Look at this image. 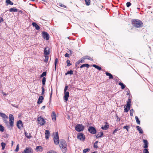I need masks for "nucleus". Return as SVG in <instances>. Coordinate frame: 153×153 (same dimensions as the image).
Segmentation results:
<instances>
[{
  "instance_id": "obj_29",
  "label": "nucleus",
  "mask_w": 153,
  "mask_h": 153,
  "mask_svg": "<svg viewBox=\"0 0 153 153\" xmlns=\"http://www.w3.org/2000/svg\"><path fill=\"white\" fill-rule=\"evenodd\" d=\"M25 136L28 139H30L32 137L31 136L30 134L27 133L25 132Z\"/></svg>"
},
{
  "instance_id": "obj_21",
  "label": "nucleus",
  "mask_w": 153,
  "mask_h": 153,
  "mask_svg": "<svg viewBox=\"0 0 153 153\" xmlns=\"http://www.w3.org/2000/svg\"><path fill=\"white\" fill-rule=\"evenodd\" d=\"M32 25L34 27H35V28L36 30H39L40 29L39 26L35 22H33L32 23Z\"/></svg>"
},
{
  "instance_id": "obj_54",
  "label": "nucleus",
  "mask_w": 153,
  "mask_h": 153,
  "mask_svg": "<svg viewBox=\"0 0 153 153\" xmlns=\"http://www.w3.org/2000/svg\"><path fill=\"white\" fill-rule=\"evenodd\" d=\"M97 144H96V143H94V148H97L98 147L97 146Z\"/></svg>"
},
{
  "instance_id": "obj_60",
  "label": "nucleus",
  "mask_w": 153,
  "mask_h": 153,
  "mask_svg": "<svg viewBox=\"0 0 153 153\" xmlns=\"http://www.w3.org/2000/svg\"><path fill=\"white\" fill-rule=\"evenodd\" d=\"M65 57H69V54L67 53L65 54Z\"/></svg>"
},
{
  "instance_id": "obj_41",
  "label": "nucleus",
  "mask_w": 153,
  "mask_h": 153,
  "mask_svg": "<svg viewBox=\"0 0 153 153\" xmlns=\"http://www.w3.org/2000/svg\"><path fill=\"white\" fill-rule=\"evenodd\" d=\"M58 5L60 7H62L64 8H67V6L63 4H62V3H59V4H58Z\"/></svg>"
},
{
  "instance_id": "obj_28",
  "label": "nucleus",
  "mask_w": 153,
  "mask_h": 153,
  "mask_svg": "<svg viewBox=\"0 0 153 153\" xmlns=\"http://www.w3.org/2000/svg\"><path fill=\"white\" fill-rule=\"evenodd\" d=\"M131 106H126V108L124 109V111L125 112H127L130 110Z\"/></svg>"
},
{
  "instance_id": "obj_58",
  "label": "nucleus",
  "mask_w": 153,
  "mask_h": 153,
  "mask_svg": "<svg viewBox=\"0 0 153 153\" xmlns=\"http://www.w3.org/2000/svg\"><path fill=\"white\" fill-rule=\"evenodd\" d=\"M82 62H81V59H80V60H79L78 62H76V64L78 65L80 63V62L82 63Z\"/></svg>"
},
{
  "instance_id": "obj_11",
  "label": "nucleus",
  "mask_w": 153,
  "mask_h": 153,
  "mask_svg": "<svg viewBox=\"0 0 153 153\" xmlns=\"http://www.w3.org/2000/svg\"><path fill=\"white\" fill-rule=\"evenodd\" d=\"M22 153H33V150L30 148L26 147Z\"/></svg>"
},
{
  "instance_id": "obj_3",
  "label": "nucleus",
  "mask_w": 153,
  "mask_h": 153,
  "mask_svg": "<svg viewBox=\"0 0 153 153\" xmlns=\"http://www.w3.org/2000/svg\"><path fill=\"white\" fill-rule=\"evenodd\" d=\"M75 129L77 131H81L84 130V127L82 124H78L75 126Z\"/></svg>"
},
{
  "instance_id": "obj_18",
  "label": "nucleus",
  "mask_w": 153,
  "mask_h": 153,
  "mask_svg": "<svg viewBox=\"0 0 153 153\" xmlns=\"http://www.w3.org/2000/svg\"><path fill=\"white\" fill-rule=\"evenodd\" d=\"M52 119L53 121H55L56 120V114L54 111H53L51 114Z\"/></svg>"
},
{
  "instance_id": "obj_34",
  "label": "nucleus",
  "mask_w": 153,
  "mask_h": 153,
  "mask_svg": "<svg viewBox=\"0 0 153 153\" xmlns=\"http://www.w3.org/2000/svg\"><path fill=\"white\" fill-rule=\"evenodd\" d=\"M85 4L86 5L89 6L90 4V0H85Z\"/></svg>"
},
{
  "instance_id": "obj_9",
  "label": "nucleus",
  "mask_w": 153,
  "mask_h": 153,
  "mask_svg": "<svg viewBox=\"0 0 153 153\" xmlns=\"http://www.w3.org/2000/svg\"><path fill=\"white\" fill-rule=\"evenodd\" d=\"M42 36L43 38L44 39H45L46 40H48L49 39V34L47 32H43L42 33Z\"/></svg>"
},
{
  "instance_id": "obj_62",
  "label": "nucleus",
  "mask_w": 153,
  "mask_h": 153,
  "mask_svg": "<svg viewBox=\"0 0 153 153\" xmlns=\"http://www.w3.org/2000/svg\"><path fill=\"white\" fill-rule=\"evenodd\" d=\"M45 108V106H43L42 107V108H41V109L42 110L44 109Z\"/></svg>"
},
{
  "instance_id": "obj_50",
  "label": "nucleus",
  "mask_w": 153,
  "mask_h": 153,
  "mask_svg": "<svg viewBox=\"0 0 153 153\" xmlns=\"http://www.w3.org/2000/svg\"><path fill=\"white\" fill-rule=\"evenodd\" d=\"M47 153H57L56 152H55L53 150H50L48 151Z\"/></svg>"
},
{
  "instance_id": "obj_24",
  "label": "nucleus",
  "mask_w": 153,
  "mask_h": 153,
  "mask_svg": "<svg viewBox=\"0 0 153 153\" xmlns=\"http://www.w3.org/2000/svg\"><path fill=\"white\" fill-rule=\"evenodd\" d=\"M136 128H137V129L139 131V133L141 134L143 133V131L140 127L138 126H136Z\"/></svg>"
},
{
  "instance_id": "obj_6",
  "label": "nucleus",
  "mask_w": 153,
  "mask_h": 153,
  "mask_svg": "<svg viewBox=\"0 0 153 153\" xmlns=\"http://www.w3.org/2000/svg\"><path fill=\"white\" fill-rule=\"evenodd\" d=\"M39 123L41 126L44 125L45 123V121L41 117H39L37 119Z\"/></svg>"
},
{
  "instance_id": "obj_2",
  "label": "nucleus",
  "mask_w": 153,
  "mask_h": 153,
  "mask_svg": "<svg viewBox=\"0 0 153 153\" xmlns=\"http://www.w3.org/2000/svg\"><path fill=\"white\" fill-rule=\"evenodd\" d=\"M59 146L62 152L65 153L67 151V144L65 141L63 139L60 140L59 142Z\"/></svg>"
},
{
  "instance_id": "obj_44",
  "label": "nucleus",
  "mask_w": 153,
  "mask_h": 153,
  "mask_svg": "<svg viewBox=\"0 0 153 153\" xmlns=\"http://www.w3.org/2000/svg\"><path fill=\"white\" fill-rule=\"evenodd\" d=\"M4 130V127L1 125H0V131L3 132Z\"/></svg>"
},
{
  "instance_id": "obj_33",
  "label": "nucleus",
  "mask_w": 153,
  "mask_h": 153,
  "mask_svg": "<svg viewBox=\"0 0 153 153\" xmlns=\"http://www.w3.org/2000/svg\"><path fill=\"white\" fill-rule=\"evenodd\" d=\"M73 71L72 70H70V71H68L67 72V73H65V75H66L68 74H70V75H72L73 74Z\"/></svg>"
},
{
  "instance_id": "obj_40",
  "label": "nucleus",
  "mask_w": 153,
  "mask_h": 153,
  "mask_svg": "<svg viewBox=\"0 0 153 153\" xmlns=\"http://www.w3.org/2000/svg\"><path fill=\"white\" fill-rule=\"evenodd\" d=\"M1 146L2 147V150L4 149L5 146H6V144L4 143V142H2L1 143Z\"/></svg>"
},
{
  "instance_id": "obj_23",
  "label": "nucleus",
  "mask_w": 153,
  "mask_h": 153,
  "mask_svg": "<svg viewBox=\"0 0 153 153\" xmlns=\"http://www.w3.org/2000/svg\"><path fill=\"white\" fill-rule=\"evenodd\" d=\"M9 11L10 12H16L18 11V9L15 7L11 8L9 9Z\"/></svg>"
},
{
  "instance_id": "obj_25",
  "label": "nucleus",
  "mask_w": 153,
  "mask_h": 153,
  "mask_svg": "<svg viewBox=\"0 0 153 153\" xmlns=\"http://www.w3.org/2000/svg\"><path fill=\"white\" fill-rule=\"evenodd\" d=\"M105 74L107 76H109V79H113V75L111 73L106 72H105Z\"/></svg>"
},
{
  "instance_id": "obj_63",
  "label": "nucleus",
  "mask_w": 153,
  "mask_h": 153,
  "mask_svg": "<svg viewBox=\"0 0 153 153\" xmlns=\"http://www.w3.org/2000/svg\"><path fill=\"white\" fill-rule=\"evenodd\" d=\"M13 141H11V145H12V146L13 145Z\"/></svg>"
},
{
  "instance_id": "obj_7",
  "label": "nucleus",
  "mask_w": 153,
  "mask_h": 153,
  "mask_svg": "<svg viewBox=\"0 0 153 153\" xmlns=\"http://www.w3.org/2000/svg\"><path fill=\"white\" fill-rule=\"evenodd\" d=\"M9 119L10 125L11 126L13 127V122L14 121V118L13 115L11 114L9 115Z\"/></svg>"
},
{
  "instance_id": "obj_16",
  "label": "nucleus",
  "mask_w": 153,
  "mask_h": 153,
  "mask_svg": "<svg viewBox=\"0 0 153 153\" xmlns=\"http://www.w3.org/2000/svg\"><path fill=\"white\" fill-rule=\"evenodd\" d=\"M45 138L46 139H48L50 134L49 131L47 130H46L45 131Z\"/></svg>"
},
{
  "instance_id": "obj_15",
  "label": "nucleus",
  "mask_w": 153,
  "mask_h": 153,
  "mask_svg": "<svg viewBox=\"0 0 153 153\" xmlns=\"http://www.w3.org/2000/svg\"><path fill=\"white\" fill-rule=\"evenodd\" d=\"M17 126L18 128L20 129L22 127H23L22 122L21 120H19L18 121Z\"/></svg>"
},
{
  "instance_id": "obj_46",
  "label": "nucleus",
  "mask_w": 153,
  "mask_h": 153,
  "mask_svg": "<svg viewBox=\"0 0 153 153\" xmlns=\"http://www.w3.org/2000/svg\"><path fill=\"white\" fill-rule=\"evenodd\" d=\"M90 150V149H84L83 151V153H86L87 152H88Z\"/></svg>"
},
{
  "instance_id": "obj_17",
  "label": "nucleus",
  "mask_w": 153,
  "mask_h": 153,
  "mask_svg": "<svg viewBox=\"0 0 153 153\" xmlns=\"http://www.w3.org/2000/svg\"><path fill=\"white\" fill-rule=\"evenodd\" d=\"M65 95L64 97L66 101H67L68 99V97L69 96V93L68 91L64 92Z\"/></svg>"
},
{
  "instance_id": "obj_36",
  "label": "nucleus",
  "mask_w": 153,
  "mask_h": 153,
  "mask_svg": "<svg viewBox=\"0 0 153 153\" xmlns=\"http://www.w3.org/2000/svg\"><path fill=\"white\" fill-rule=\"evenodd\" d=\"M103 135V133L102 132H100V134H98L96 135L97 138H99L102 137Z\"/></svg>"
},
{
  "instance_id": "obj_27",
  "label": "nucleus",
  "mask_w": 153,
  "mask_h": 153,
  "mask_svg": "<svg viewBox=\"0 0 153 153\" xmlns=\"http://www.w3.org/2000/svg\"><path fill=\"white\" fill-rule=\"evenodd\" d=\"M89 67V65L88 64H85L82 65L80 66V68H82L83 67H86L87 68H88Z\"/></svg>"
},
{
  "instance_id": "obj_53",
  "label": "nucleus",
  "mask_w": 153,
  "mask_h": 153,
  "mask_svg": "<svg viewBox=\"0 0 153 153\" xmlns=\"http://www.w3.org/2000/svg\"><path fill=\"white\" fill-rule=\"evenodd\" d=\"M126 6L127 7H129L131 5V3L129 2H128L126 3Z\"/></svg>"
},
{
  "instance_id": "obj_57",
  "label": "nucleus",
  "mask_w": 153,
  "mask_h": 153,
  "mask_svg": "<svg viewBox=\"0 0 153 153\" xmlns=\"http://www.w3.org/2000/svg\"><path fill=\"white\" fill-rule=\"evenodd\" d=\"M68 86H65L64 89V91H66L67 90L68 88Z\"/></svg>"
},
{
  "instance_id": "obj_61",
  "label": "nucleus",
  "mask_w": 153,
  "mask_h": 153,
  "mask_svg": "<svg viewBox=\"0 0 153 153\" xmlns=\"http://www.w3.org/2000/svg\"><path fill=\"white\" fill-rule=\"evenodd\" d=\"M2 93L4 95H6V94L4 92H2Z\"/></svg>"
},
{
  "instance_id": "obj_19",
  "label": "nucleus",
  "mask_w": 153,
  "mask_h": 153,
  "mask_svg": "<svg viewBox=\"0 0 153 153\" xmlns=\"http://www.w3.org/2000/svg\"><path fill=\"white\" fill-rule=\"evenodd\" d=\"M44 98L42 96H39L37 102V104H40L42 102V100H43Z\"/></svg>"
},
{
  "instance_id": "obj_38",
  "label": "nucleus",
  "mask_w": 153,
  "mask_h": 153,
  "mask_svg": "<svg viewBox=\"0 0 153 153\" xmlns=\"http://www.w3.org/2000/svg\"><path fill=\"white\" fill-rule=\"evenodd\" d=\"M131 100L130 99H128L127 101V104L126 105H131Z\"/></svg>"
},
{
  "instance_id": "obj_47",
  "label": "nucleus",
  "mask_w": 153,
  "mask_h": 153,
  "mask_svg": "<svg viewBox=\"0 0 153 153\" xmlns=\"http://www.w3.org/2000/svg\"><path fill=\"white\" fill-rule=\"evenodd\" d=\"M6 119L7 118L4 119V122L5 123L6 125H8V122Z\"/></svg>"
},
{
  "instance_id": "obj_35",
  "label": "nucleus",
  "mask_w": 153,
  "mask_h": 153,
  "mask_svg": "<svg viewBox=\"0 0 153 153\" xmlns=\"http://www.w3.org/2000/svg\"><path fill=\"white\" fill-rule=\"evenodd\" d=\"M46 79L45 77H43L42 81V84L43 85H45V84Z\"/></svg>"
},
{
  "instance_id": "obj_5",
  "label": "nucleus",
  "mask_w": 153,
  "mask_h": 153,
  "mask_svg": "<svg viewBox=\"0 0 153 153\" xmlns=\"http://www.w3.org/2000/svg\"><path fill=\"white\" fill-rule=\"evenodd\" d=\"M53 140L54 143L55 144L57 145L59 144V141L58 133L57 132L56 133L55 135L53 138Z\"/></svg>"
},
{
  "instance_id": "obj_59",
  "label": "nucleus",
  "mask_w": 153,
  "mask_h": 153,
  "mask_svg": "<svg viewBox=\"0 0 153 153\" xmlns=\"http://www.w3.org/2000/svg\"><path fill=\"white\" fill-rule=\"evenodd\" d=\"M4 21V19L2 18H0V23L1 22H2Z\"/></svg>"
},
{
  "instance_id": "obj_13",
  "label": "nucleus",
  "mask_w": 153,
  "mask_h": 153,
  "mask_svg": "<svg viewBox=\"0 0 153 153\" xmlns=\"http://www.w3.org/2000/svg\"><path fill=\"white\" fill-rule=\"evenodd\" d=\"M139 0H132V4L134 6L138 7L139 4Z\"/></svg>"
},
{
  "instance_id": "obj_51",
  "label": "nucleus",
  "mask_w": 153,
  "mask_h": 153,
  "mask_svg": "<svg viewBox=\"0 0 153 153\" xmlns=\"http://www.w3.org/2000/svg\"><path fill=\"white\" fill-rule=\"evenodd\" d=\"M19 144H18L17 145L16 149L15 150V151H16V152L18 151L19 150Z\"/></svg>"
},
{
  "instance_id": "obj_31",
  "label": "nucleus",
  "mask_w": 153,
  "mask_h": 153,
  "mask_svg": "<svg viewBox=\"0 0 153 153\" xmlns=\"http://www.w3.org/2000/svg\"><path fill=\"white\" fill-rule=\"evenodd\" d=\"M119 85L121 86V88L124 89L126 87V85L122 82H119Z\"/></svg>"
},
{
  "instance_id": "obj_1",
  "label": "nucleus",
  "mask_w": 153,
  "mask_h": 153,
  "mask_svg": "<svg viewBox=\"0 0 153 153\" xmlns=\"http://www.w3.org/2000/svg\"><path fill=\"white\" fill-rule=\"evenodd\" d=\"M131 23L134 27L137 28L141 27L143 26L142 22L138 19H132L131 21Z\"/></svg>"
},
{
  "instance_id": "obj_52",
  "label": "nucleus",
  "mask_w": 153,
  "mask_h": 153,
  "mask_svg": "<svg viewBox=\"0 0 153 153\" xmlns=\"http://www.w3.org/2000/svg\"><path fill=\"white\" fill-rule=\"evenodd\" d=\"M42 93L41 94H42V95H43L44 94V92H45V90H44L43 87H42Z\"/></svg>"
},
{
  "instance_id": "obj_49",
  "label": "nucleus",
  "mask_w": 153,
  "mask_h": 153,
  "mask_svg": "<svg viewBox=\"0 0 153 153\" xmlns=\"http://www.w3.org/2000/svg\"><path fill=\"white\" fill-rule=\"evenodd\" d=\"M133 112H134V110L133 109H132L130 110V115L131 116H133Z\"/></svg>"
},
{
  "instance_id": "obj_20",
  "label": "nucleus",
  "mask_w": 153,
  "mask_h": 153,
  "mask_svg": "<svg viewBox=\"0 0 153 153\" xmlns=\"http://www.w3.org/2000/svg\"><path fill=\"white\" fill-rule=\"evenodd\" d=\"M143 142L144 143V148H147L148 146V143L146 140H143Z\"/></svg>"
},
{
  "instance_id": "obj_14",
  "label": "nucleus",
  "mask_w": 153,
  "mask_h": 153,
  "mask_svg": "<svg viewBox=\"0 0 153 153\" xmlns=\"http://www.w3.org/2000/svg\"><path fill=\"white\" fill-rule=\"evenodd\" d=\"M43 148L42 146H36L35 149V150L37 152H41L43 151Z\"/></svg>"
},
{
  "instance_id": "obj_4",
  "label": "nucleus",
  "mask_w": 153,
  "mask_h": 153,
  "mask_svg": "<svg viewBox=\"0 0 153 153\" xmlns=\"http://www.w3.org/2000/svg\"><path fill=\"white\" fill-rule=\"evenodd\" d=\"M77 138L81 141H84L85 140V137L83 133H79L77 134Z\"/></svg>"
},
{
  "instance_id": "obj_45",
  "label": "nucleus",
  "mask_w": 153,
  "mask_h": 153,
  "mask_svg": "<svg viewBox=\"0 0 153 153\" xmlns=\"http://www.w3.org/2000/svg\"><path fill=\"white\" fill-rule=\"evenodd\" d=\"M46 72H43L42 74L40 75V77H43L44 76H46Z\"/></svg>"
},
{
  "instance_id": "obj_37",
  "label": "nucleus",
  "mask_w": 153,
  "mask_h": 153,
  "mask_svg": "<svg viewBox=\"0 0 153 153\" xmlns=\"http://www.w3.org/2000/svg\"><path fill=\"white\" fill-rule=\"evenodd\" d=\"M58 59L57 58L55 59V62H54L55 70H56V64H57V62H58Z\"/></svg>"
},
{
  "instance_id": "obj_48",
  "label": "nucleus",
  "mask_w": 153,
  "mask_h": 153,
  "mask_svg": "<svg viewBox=\"0 0 153 153\" xmlns=\"http://www.w3.org/2000/svg\"><path fill=\"white\" fill-rule=\"evenodd\" d=\"M143 153H149L148 149L146 148H145L143 151Z\"/></svg>"
},
{
  "instance_id": "obj_22",
  "label": "nucleus",
  "mask_w": 153,
  "mask_h": 153,
  "mask_svg": "<svg viewBox=\"0 0 153 153\" xmlns=\"http://www.w3.org/2000/svg\"><path fill=\"white\" fill-rule=\"evenodd\" d=\"M0 117H1L4 119L7 118L8 119V117L6 116L4 113H2L0 112Z\"/></svg>"
},
{
  "instance_id": "obj_42",
  "label": "nucleus",
  "mask_w": 153,
  "mask_h": 153,
  "mask_svg": "<svg viewBox=\"0 0 153 153\" xmlns=\"http://www.w3.org/2000/svg\"><path fill=\"white\" fill-rule=\"evenodd\" d=\"M66 63L67 64V66L68 67L70 66L71 65V64L70 63V61L69 59L67 60Z\"/></svg>"
},
{
  "instance_id": "obj_55",
  "label": "nucleus",
  "mask_w": 153,
  "mask_h": 153,
  "mask_svg": "<svg viewBox=\"0 0 153 153\" xmlns=\"http://www.w3.org/2000/svg\"><path fill=\"white\" fill-rule=\"evenodd\" d=\"M130 128L129 126H124L123 128L124 129L129 128Z\"/></svg>"
},
{
  "instance_id": "obj_26",
  "label": "nucleus",
  "mask_w": 153,
  "mask_h": 153,
  "mask_svg": "<svg viewBox=\"0 0 153 153\" xmlns=\"http://www.w3.org/2000/svg\"><path fill=\"white\" fill-rule=\"evenodd\" d=\"M109 126L108 125L107 123H106V125L104 126H102L101 128L104 130H106L108 128Z\"/></svg>"
},
{
  "instance_id": "obj_43",
  "label": "nucleus",
  "mask_w": 153,
  "mask_h": 153,
  "mask_svg": "<svg viewBox=\"0 0 153 153\" xmlns=\"http://www.w3.org/2000/svg\"><path fill=\"white\" fill-rule=\"evenodd\" d=\"M48 56L47 55H45V59L44 60V62H47L48 60Z\"/></svg>"
},
{
  "instance_id": "obj_39",
  "label": "nucleus",
  "mask_w": 153,
  "mask_h": 153,
  "mask_svg": "<svg viewBox=\"0 0 153 153\" xmlns=\"http://www.w3.org/2000/svg\"><path fill=\"white\" fill-rule=\"evenodd\" d=\"M135 120H136V121L137 124H140V121L139 120V119L138 117L137 116H135Z\"/></svg>"
},
{
  "instance_id": "obj_56",
  "label": "nucleus",
  "mask_w": 153,
  "mask_h": 153,
  "mask_svg": "<svg viewBox=\"0 0 153 153\" xmlns=\"http://www.w3.org/2000/svg\"><path fill=\"white\" fill-rule=\"evenodd\" d=\"M119 129H118V128H116V129H115L114 130V131H113V134H115V133H116L117 131H118V130H119Z\"/></svg>"
},
{
  "instance_id": "obj_32",
  "label": "nucleus",
  "mask_w": 153,
  "mask_h": 153,
  "mask_svg": "<svg viewBox=\"0 0 153 153\" xmlns=\"http://www.w3.org/2000/svg\"><path fill=\"white\" fill-rule=\"evenodd\" d=\"M6 2L7 3V5L9 4L12 5L13 4V3L10 0H6Z\"/></svg>"
},
{
  "instance_id": "obj_64",
  "label": "nucleus",
  "mask_w": 153,
  "mask_h": 153,
  "mask_svg": "<svg viewBox=\"0 0 153 153\" xmlns=\"http://www.w3.org/2000/svg\"><path fill=\"white\" fill-rule=\"evenodd\" d=\"M120 120V118H117V120L118 121H119Z\"/></svg>"
},
{
  "instance_id": "obj_30",
  "label": "nucleus",
  "mask_w": 153,
  "mask_h": 153,
  "mask_svg": "<svg viewBox=\"0 0 153 153\" xmlns=\"http://www.w3.org/2000/svg\"><path fill=\"white\" fill-rule=\"evenodd\" d=\"M92 66H93V67H94L96 69H97L99 70H101V67L99 66L98 65H92Z\"/></svg>"
},
{
  "instance_id": "obj_12",
  "label": "nucleus",
  "mask_w": 153,
  "mask_h": 153,
  "mask_svg": "<svg viewBox=\"0 0 153 153\" xmlns=\"http://www.w3.org/2000/svg\"><path fill=\"white\" fill-rule=\"evenodd\" d=\"M44 52L45 55H49L50 53V50L49 48L47 47L44 49Z\"/></svg>"
},
{
  "instance_id": "obj_10",
  "label": "nucleus",
  "mask_w": 153,
  "mask_h": 153,
  "mask_svg": "<svg viewBox=\"0 0 153 153\" xmlns=\"http://www.w3.org/2000/svg\"><path fill=\"white\" fill-rule=\"evenodd\" d=\"M85 59H88L92 61L93 60V59L92 58L86 55L81 59V62H83Z\"/></svg>"
},
{
  "instance_id": "obj_8",
  "label": "nucleus",
  "mask_w": 153,
  "mask_h": 153,
  "mask_svg": "<svg viewBox=\"0 0 153 153\" xmlns=\"http://www.w3.org/2000/svg\"><path fill=\"white\" fill-rule=\"evenodd\" d=\"M88 131L91 134H94L96 133L97 131L93 127L90 126L88 129Z\"/></svg>"
}]
</instances>
